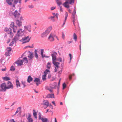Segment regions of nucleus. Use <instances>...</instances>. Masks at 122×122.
<instances>
[{
	"label": "nucleus",
	"mask_w": 122,
	"mask_h": 122,
	"mask_svg": "<svg viewBox=\"0 0 122 122\" xmlns=\"http://www.w3.org/2000/svg\"><path fill=\"white\" fill-rule=\"evenodd\" d=\"M52 28L50 26L45 31V32L43 33L41 35V37H46L51 30Z\"/></svg>",
	"instance_id": "nucleus-1"
},
{
	"label": "nucleus",
	"mask_w": 122,
	"mask_h": 122,
	"mask_svg": "<svg viewBox=\"0 0 122 122\" xmlns=\"http://www.w3.org/2000/svg\"><path fill=\"white\" fill-rule=\"evenodd\" d=\"M7 89L6 83H3L1 84L0 86V91H5Z\"/></svg>",
	"instance_id": "nucleus-2"
},
{
	"label": "nucleus",
	"mask_w": 122,
	"mask_h": 122,
	"mask_svg": "<svg viewBox=\"0 0 122 122\" xmlns=\"http://www.w3.org/2000/svg\"><path fill=\"white\" fill-rule=\"evenodd\" d=\"M30 39V38L28 36L23 38L20 41L22 42V43L24 44L29 42Z\"/></svg>",
	"instance_id": "nucleus-3"
},
{
	"label": "nucleus",
	"mask_w": 122,
	"mask_h": 122,
	"mask_svg": "<svg viewBox=\"0 0 122 122\" xmlns=\"http://www.w3.org/2000/svg\"><path fill=\"white\" fill-rule=\"evenodd\" d=\"M55 65V72H56L57 71V70L59 68V65L60 64L59 62H56L55 61L52 62Z\"/></svg>",
	"instance_id": "nucleus-4"
},
{
	"label": "nucleus",
	"mask_w": 122,
	"mask_h": 122,
	"mask_svg": "<svg viewBox=\"0 0 122 122\" xmlns=\"http://www.w3.org/2000/svg\"><path fill=\"white\" fill-rule=\"evenodd\" d=\"M56 35L54 33H51L48 38V39L51 41H52L54 40V37H55Z\"/></svg>",
	"instance_id": "nucleus-5"
},
{
	"label": "nucleus",
	"mask_w": 122,
	"mask_h": 122,
	"mask_svg": "<svg viewBox=\"0 0 122 122\" xmlns=\"http://www.w3.org/2000/svg\"><path fill=\"white\" fill-rule=\"evenodd\" d=\"M76 9L75 8L74 10L73 11L72 13V18L73 19V24L74 25V26H75V21L77 19V18H76V19H75V16L76 15Z\"/></svg>",
	"instance_id": "nucleus-6"
},
{
	"label": "nucleus",
	"mask_w": 122,
	"mask_h": 122,
	"mask_svg": "<svg viewBox=\"0 0 122 122\" xmlns=\"http://www.w3.org/2000/svg\"><path fill=\"white\" fill-rule=\"evenodd\" d=\"M7 85V89L10 88L12 89L13 88V85L10 81H8Z\"/></svg>",
	"instance_id": "nucleus-7"
},
{
	"label": "nucleus",
	"mask_w": 122,
	"mask_h": 122,
	"mask_svg": "<svg viewBox=\"0 0 122 122\" xmlns=\"http://www.w3.org/2000/svg\"><path fill=\"white\" fill-rule=\"evenodd\" d=\"M14 15L16 18H18L20 16V14L17 11L15 10L14 14Z\"/></svg>",
	"instance_id": "nucleus-8"
},
{
	"label": "nucleus",
	"mask_w": 122,
	"mask_h": 122,
	"mask_svg": "<svg viewBox=\"0 0 122 122\" xmlns=\"http://www.w3.org/2000/svg\"><path fill=\"white\" fill-rule=\"evenodd\" d=\"M29 53L28 56V57L29 58L28 59L29 60H31L33 57V54L30 52V51L29 52Z\"/></svg>",
	"instance_id": "nucleus-9"
},
{
	"label": "nucleus",
	"mask_w": 122,
	"mask_h": 122,
	"mask_svg": "<svg viewBox=\"0 0 122 122\" xmlns=\"http://www.w3.org/2000/svg\"><path fill=\"white\" fill-rule=\"evenodd\" d=\"M12 30L11 28H9L8 30H6V31L7 32L8 34H10V36L13 37V34L12 33Z\"/></svg>",
	"instance_id": "nucleus-10"
},
{
	"label": "nucleus",
	"mask_w": 122,
	"mask_h": 122,
	"mask_svg": "<svg viewBox=\"0 0 122 122\" xmlns=\"http://www.w3.org/2000/svg\"><path fill=\"white\" fill-rule=\"evenodd\" d=\"M34 82H36V84L37 86H38L39 84H40V79L38 78H36L35 79L34 81Z\"/></svg>",
	"instance_id": "nucleus-11"
},
{
	"label": "nucleus",
	"mask_w": 122,
	"mask_h": 122,
	"mask_svg": "<svg viewBox=\"0 0 122 122\" xmlns=\"http://www.w3.org/2000/svg\"><path fill=\"white\" fill-rule=\"evenodd\" d=\"M16 63L17 64L18 66H20L22 64V60H19L16 62Z\"/></svg>",
	"instance_id": "nucleus-12"
},
{
	"label": "nucleus",
	"mask_w": 122,
	"mask_h": 122,
	"mask_svg": "<svg viewBox=\"0 0 122 122\" xmlns=\"http://www.w3.org/2000/svg\"><path fill=\"white\" fill-rule=\"evenodd\" d=\"M23 31L22 29H20L18 30L17 34V35H19L20 36L22 35V34L23 33Z\"/></svg>",
	"instance_id": "nucleus-13"
},
{
	"label": "nucleus",
	"mask_w": 122,
	"mask_h": 122,
	"mask_svg": "<svg viewBox=\"0 0 122 122\" xmlns=\"http://www.w3.org/2000/svg\"><path fill=\"white\" fill-rule=\"evenodd\" d=\"M51 55L52 57L53 62L54 61H55V60H56V55L55 54H52Z\"/></svg>",
	"instance_id": "nucleus-14"
},
{
	"label": "nucleus",
	"mask_w": 122,
	"mask_h": 122,
	"mask_svg": "<svg viewBox=\"0 0 122 122\" xmlns=\"http://www.w3.org/2000/svg\"><path fill=\"white\" fill-rule=\"evenodd\" d=\"M31 115L30 114H28V116L27 118V119L28 120V122H32L33 120L31 118Z\"/></svg>",
	"instance_id": "nucleus-15"
},
{
	"label": "nucleus",
	"mask_w": 122,
	"mask_h": 122,
	"mask_svg": "<svg viewBox=\"0 0 122 122\" xmlns=\"http://www.w3.org/2000/svg\"><path fill=\"white\" fill-rule=\"evenodd\" d=\"M46 98H54L55 97L54 94H48L46 96Z\"/></svg>",
	"instance_id": "nucleus-16"
},
{
	"label": "nucleus",
	"mask_w": 122,
	"mask_h": 122,
	"mask_svg": "<svg viewBox=\"0 0 122 122\" xmlns=\"http://www.w3.org/2000/svg\"><path fill=\"white\" fill-rule=\"evenodd\" d=\"M16 84L17 87L18 88L20 87V84L19 81L17 79L16 81Z\"/></svg>",
	"instance_id": "nucleus-17"
},
{
	"label": "nucleus",
	"mask_w": 122,
	"mask_h": 122,
	"mask_svg": "<svg viewBox=\"0 0 122 122\" xmlns=\"http://www.w3.org/2000/svg\"><path fill=\"white\" fill-rule=\"evenodd\" d=\"M16 23L18 26H20L21 25L22 22L20 21L17 20H16Z\"/></svg>",
	"instance_id": "nucleus-18"
},
{
	"label": "nucleus",
	"mask_w": 122,
	"mask_h": 122,
	"mask_svg": "<svg viewBox=\"0 0 122 122\" xmlns=\"http://www.w3.org/2000/svg\"><path fill=\"white\" fill-rule=\"evenodd\" d=\"M19 36H20L17 35V34L16 36L14 38L13 40L15 41H17L19 39Z\"/></svg>",
	"instance_id": "nucleus-19"
},
{
	"label": "nucleus",
	"mask_w": 122,
	"mask_h": 122,
	"mask_svg": "<svg viewBox=\"0 0 122 122\" xmlns=\"http://www.w3.org/2000/svg\"><path fill=\"white\" fill-rule=\"evenodd\" d=\"M65 20H64V23H63L62 25V26H64V25H65V22L66 21V20L68 16V13L67 12H66L65 13Z\"/></svg>",
	"instance_id": "nucleus-20"
},
{
	"label": "nucleus",
	"mask_w": 122,
	"mask_h": 122,
	"mask_svg": "<svg viewBox=\"0 0 122 122\" xmlns=\"http://www.w3.org/2000/svg\"><path fill=\"white\" fill-rule=\"evenodd\" d=\"M32 78L30 76H29L27 79L28 82L29 83L30 81H32Z\"/></svg>",
	"instance_id": "nucleus-21"
},
{
	"label": "nucleus",
	"mask_w": 122,
	"mask_h": 122,
	"mask_svg": "<svg viewBox=\"0 0 122 122\" xmlns=\"http://www.w3.org/2000/svg\"><path fill=\"white\" fill-rule=\"evenodd\" d=\"M7 3L9 5H12L13 0H6Z\"/></svg>",
	"instance_id": "nucleus-22"
},
{
	"label": "nucleus",
	"mask_w": 122,
	"mask_h": 122,
	"mask_svg": "<svg viewBox=\"0 0 122 122\" xmlns=\"http://www.w3.org/2000/svg\"><path fill=\"white\" fill-rule=\"evenodd\" d=\"M13 0L14 1V4H16L18 2L21 3V0Z\"/></svg>",
	"instance_id": "nucleus-23"
},
{
	"label": "nucleus",
	"mask_w": 122,
	"mask_h": 122,
	"mask_svg": "<svg viewBox=\"0 0 122 122\" xmlns=\"http://www.w3.org/2000/svg\"><path fill=\"white\" fill-rule=\"evenodd\" d=\"M33 115L34 116V117L35 118H37V113L36 111V110L35 109H34L33 110Z\"/></svg>",
	"instance_id": "nucleus-24"
},
{
	"label": "nucleus",
	"mask_w": 122,
	"mask_h": 122,
	"mask_svg": "<svg viewBox=\"0 0 122 122\" xmlns=\"http://www.w3.org/2000/svg\"><path fill=\"white\" fill-rule=\"evenodd\" d=\"M23 62L25 63H27L28 62V60L27 57H25L23 58L22 60Z\"/></svg>",
	"instance_id": "nucleus-25"
},
{
	"label": "nucleus",
	"mask_w": 122,
	"mask_h": 122,
	"mask_svg": "<svg viewBox=\"0 0 122 122\" xmlns=\"http://www.w3.org/2000/svg\"><path fill=\"white\" fill-rule=\"evenodd\" d=\"M44 52V50L43 49H41V55L42 56V57L43 58L44 57L45 55H43V53Z\"/></svg>",
	"instance_id": "nucleus-26"
},
{
	"label": "nucleus",
	"mask_w": 122,
	"mask_h": 122,
	"mask_svg": "<svg viewBox=\"0 0 122 122\" xmlns=\"http://www.w3.org/2000/svg\"><path fill=\"white\" fill-rule=\"evenodd\" d=\"M37 50H35L34 52L35 56V57H36V58L37 59L38 58V55L37 53Z\"/></svg>",
	"instance_id": "nucleus-27"
},
{
	"label": "nucleus",
	"mask_w": 122,
	"mask_h": 122,
	"mask_svg": "<svg viewBox=\"0 0 122 122\" xmlns=\"http://www.w3.org/2000/svg\"><path fill=\"white\" fill-rule=\"evenodd\" d=\"M44 105L46 106V108L49 106V102L47 101H45L44 103Z\"/></svg>",
	"instance_id": "nucleus-28"
},
{
	"label": "nucleus",
	"mask_w": 122,
	"mask_h": 122,
	"mask_svg": "<svg viewBox=\"0 0 122 122\" xmlns=\"http://www.w3.org/2000/svg\"><path fill=\"white\" fill-rule=\"evenodd\" d=\"M73 39L75 41H76L77 39V36L75 33H74L73 35Z\"/></svg>",
	"instance_id": "nucleus-29"
},
{
	"label": "nucleus",
	"mask_w": 122,
	"mask_h": 122,
	"mask_svg": "<svg viewBox=\"0 0 122 122\" xmlns=\"http://www.w3.org/2000/svg\"><path fill=\"white\" fill-rule=\"evenodd\" d=\"M50 73V71L49 70L46 69L44 72V74L46 75L47 74H49Z\"/></svg>",
	"instance_id": "nucleus-30"
},
{
	"label": "nucleus",
	"mask_w": 122,
	"mask_h": 122,
	"mask_svg": "<svg viewBox=\"0 0 122 122\" xmlns=\"http://www.w3.org/2000/svg\"><path fill=\"white\" fill-rule=\"evenodd\" d=\"M41 120L43 122H47L48 119L46 118H43Z\"/></svg>",
	"instance_id": "nucleus-31"
},
{
	"label": "nucleus",
	"mask_w": 122,
	"mask_h": 122,
	"mask_svg": "<svg viewBox=\"0 0 122 122\" xmlns=\"http://www.w3.org/2000/svg\"><path fill=\"white\" fill-rule=\"evenodd\" d=\"M11 48L10 47H8L6 48V50L7 51V52H10L11 50Z\"/></svg>",
	"instance_id": "nucleus-32"
},
{
	"label": "nucleus",
	"mask_w": 122,
	"mask_h": 122,
	"mask_svg": "<svg viewBox=\"0 0 122 122\" xmlns=\"http://www.w3.org/2000/svg\"><path fill=\"white\" fill-rule=\"evenodd\" d=\"M13 31L14 33L16 32V31L17 30V27L15 26L13 28Z\"/></svg>",
	"instance_id": "nucleus-33"
},
{
	"label": "nucleus",
	"mask_w": 122,
	"mask_h": 122,
	"mask_svg": "<svg viewBox=\"0 0 122 122\" xmlns=\"http://www.w3.org/2000/svg\"><path fill=\"white\" fill-rule=\"evenodd\" d=\"M15 41H14L13 40H12V42L9 44V46H13L14 44Z\"/></svg>",
	"instance_id": "nucleus-34"
},
{
	"label": "nucleus",
	"mask_w": 122,
	"mask_h": 122,
	"mask_svg": "<svg viewBox=\"0 0 122 122\" xmlns=\"http://www.w3.org/2000/svg\"><path fill=\"white\" fill-rule=\"evenodd\" d=\"M51 67V64L50 62H48L47 64V68L49 69Z\"/></svg>",
	"instance_id": "nucleus-35"
},
{
	"label": "nucleus",
	"mask_w": 122,
	"mask_h": 122,
	"mask_svg": "<svg viewBox=\"0 0 122 122\" xmlns=\"http://www.w3.org/2000/svg\"><path fill=\"white\" fill-rule=\"evenodd\" d=\"M3 79L4 80H5L6 81H7L10 80V78L7 77H5L3 78Z\"/></svg>",
	"instance_id": "nucleus-36"
},
{
	"label": "nucleus",
	"mask_w": 122,
	"mask_h": 122,
	"mask_svg": "<svg viewBox=\"0 0 122 122\" xmlns=\"http://www.w3.org/2000/svg\"><path fill=\"white\" fill-rule=\"evenodd\" d=\"M22 84L23 85V88L25 87L26 86L25 84V82L24 81H21Z\"/></svg>",
	"instance_id": "nucleus-37"
},
{
	"label": "nucleus",
	"mask_w": 122,
	"mask_h": 122,
	"mask_svg": "<svg viewBox=\"0 0 122 122\" xmlns=\"http://www.w3.org/2000/svg\"><path fill=\"white\" fill-rule=\"evenodd\" d=\"M46 74H44L42 76V79L43 80H45L46 79Z\"/></svg>",
	"instance_id": "nucleus-38"
},
{
	"label": "nucleus",
	"mask_w": 122,
	"mask_h": 122,
	"mask_svg": "<svg viewBox=\"0 0 122 122\" xmlns=\"http://www.w3.org/2000/svg\"><path fill=\"white\" fill-rule=\"evenodd\" d=\"M15 70L14 67L13 66H12L10 68V70L11 71H14Z\"/></svg>",
	"instance_id": "nucleus-39"
},
{
	"label": "nucleus",
	"mask_w": 122,
	"mask_h": 122,
	"mask_svg": "<svg viewBox=\"0 0 122 122\" xmlns=\"http://www.w3.org/2000/svg\"><path fill=\"white\" fill-rule=\"evenodd\" d=\"M29 29H28V28L29 27V26L27 27L26 26H25V28L26 29L28 30L29 32H30L31 30L30 29V26H29Z\"/></svg>",
	"instance_id": "nucleus-40"
},
{
	"label": "nucleus",
	"mask_w": 122,
	"mask_h": 122,
	"mask_svg": "<svg viewBox=\"0 0 122 122\" xmlns=\"http://www.w3.org/2000/svg\"><path fill=\"white\" fill-rule=\"evenodd\" d=\"M21 110V108L20 107H19L18 108L17 110V111L15 112V113L16 114L17 113L19 112Z\"/></svg>",
	"instance_id": "nucleus-41"
},
{
	"label": "nucleus",
	"mask_w": 122,
	"mask_h": 122,
	"mask_svg": "<svg viewBox=\"0 0 122 122\" xmlns=\"http://www.w3.org/2000/svg\"><path fill=\"white\" fill-rule=\"evenodd\" d=\"M66 85L65 83H64L63 84V89H64L66 87Z\"/></svg>",
	"instance_id": "nucleus-42"
},
{
	"label": "nucleus",
	"mask_w": 122,
	"mask_h": 122,
	"mask_svg": "<svg viewBox=\"0 0 122 122\" xmlns=\"http://www.w3.org/2000/svg\"><path fill=\"white\" fill-rule=\"evenodd\" d=\"M10 52H5V55L6 56H9Z\"/></svg>",
	"instance_id": "nucleus-43"
},
{
	"label": "nucleus",
	"mask_w": 122,
	"mask_h": 122,
	"mask_svg": "<svg viewBox=\"0 0 122 122\" xmlns=\"http://www.w3.org/2000/svg\"><path fill=\"white\" fill-rule=\"evenodd\" d=\"M75 75L73 73V74L72 75H70L69 76V79L70 80H71L72 78V76H74Z\"/></svg>",
	"instance_id": "nucleus-44"
},
{
	"label": "nucleus",
	"mask_w": 122,
	"mask_h": 122,
	"mask_svg": "<svg viewBox=\"0 0 122 122\" xmlns=\"http://www.w3.org/2000/svg\"><path fill=\"white\" fill-rule=\"evenodd\" d=\"M62 38L63 39H65V36L64 34V33L62 32Z\"/></svg>",
	"instance_id": "nucleus-45"
},
{
	"label": "nucleus",
	"mask_w": 122,
	"mask_h": 122,
	"mask_svg": "<svg viewBox=\"0 0 122 122\" xmlns=\"http://www.w3.org/2000/svg\"><path fill=\"white\" fill-rule=\"evenodd\" d=\"M10 26L12 27H13L14 26V23L13 22H12L10 24Z\"/></svg>",
	"instance_id": "nucleus-46"
},
{
	"label": "nucleus",
	"mask_w": 122,
	"mask_h": 122,
	"mask_svg": "<svg viewBox=\"0 0 122 122\" xmlns=\"http://www.w3.org/2000/svg\"><path fill=\"white\" fill-rule=\"evenodd\" d=\"M58 5H60L61 4V2L60 1H59V0H58V1H57V2H56Z\"/></svg>",
	"instance_id": "nucleus-47"
},
{
	"label": "nucleus",
	"mask_w": 122,
	"mask_h": 122,
	"mask_svg": "<svg viewBox=\"0 0 122 122\" xmlns=\"http://www.w3.org/2000/svg\"><path fill=\"white\" fill-rule=\"evenodd\" d=\"M57 60L58 61H60V62H61L62 61V59L61 57H59L58 58Z\"/></svg>",
	"instance_id": "nucleus-48"
},
{
	"label": "nucleus",
	"mask_w": 122,
	"mask_h": 122,
	"mask_svg": "<svg viewBox=\"0 0 122 122\" xmlns=\"http://www.w3.org/2000/svg\"><path fill=\"white\" fill-rule=\"evenodd\" d=\"M39 119H40L41 120L42 119H43V118L41 117V114H40L39 115Z\"/></svg>",
	"instance_id": "nucleus-49"
},
{
	"label": "nucleus",
	"mask_w": 122,
	"mask_h": 122,
	"mask_svg": "<svg viewBox=\"0 0 122 122\" xmlns=\"http://www.w3.org/2000/svg\"><path fill=\"white\" fill-rule=\"evenodd\" d=\"M15 6L14 5H12V10H15Z\"/></svg>",
	"instance_id": "nucleus-50"
},
{
	"label": "nucleus",
	"mask_w": 122,
	"mask_h": 122,
	"mask_svg": "<svg viewBox=\"0 0 122 122\" xmlns=\"http://www.w3.org/2000/svg\"><path fill=\"white\" fill-rule=\"evenodd\" d=\"M9 14L10 15H14V13H13L12 11H10L9 12Z\"/></svg>",
	"instance_id": "nucleus-51"
},
{
	"label": "nucleus",
	"mask_w": 122,
	"mask_h": 122,
	"mask_svg": "<svg viewBox=\"0 0 122 122\" xmlns=\"http://www.w3.org/2000/svg\"><path fill=\"white\" fill-rule=\"evenodd\" d=\"M28 6L29 8H33L34 7L32 5H29Z\"/></svg>",
	"instance_id": "nucleus-52"
},
{
	"label": "nucleus",
	"mask_w": 122,
	"mask_h": 122,
	"mask_svg": "<svg viewBox=\"0 0 122 122\" xmlns=\"http://www.w3.org/2000/svg\"><path fill=\"white\" fill-rule=\"evenodd\" d=\"M69 56L70 57V60H71L72 58H71L72 55H71V54L70 53H69Z\"/></svg>",
	"instance_id": "nucleus-53"
},
{
	"label": "nucleus",
	"mask_w": 122,
	"mask_h": 122,
	"mask_svg": "<svg viewBox=\"0 0 122 122\" xmlns=\"http://www.w3.org/2000/svg\"><path fill=\"white\" fill-rule=\"evenodd\" d=\"M10 122H15L14 119H12L10 121Z\"/></svg>",
	"instance_id": "nucleus-54"
},
{
	"label": "nucleus",
	"mask_w": 122,
	"mask_h": 122,
	"mask_svg": "<svg viewBox=\"0 0 122 122\" xmlns=\"http://www.w3.org/2000/svg\"><path fill=\"white\" fill-rule=\"evenodd\" d=\"M55 9V7H51V10H53Z\"/></svg>",
	"instance_id": "nucleus-55"
},
{
	"label": "nucleus",
	"mask_w": 122,
	"mask_h": 122,
	"mask_svg": "<svg viewBox=\"0 0 122 122\" xmlns=\"http://www.w3.org/2000/svg\"><path fill=\"white\" fill-rule=\"evenodd\" d=\"M6 69L5 67L4 69H1V70L3 71H6Z\"/></svg>",
	"instance_id": "nucleus-56"
},
{
	"label": "nucleus",
	"mask_w": 122,
	"mask_h": 122,
	"mask_svg": "<svg viewBox=\"0 0 122 122\" xmlns=\"http://www.w3.org/2000/svg\"><path fill=\"white\" fill-rule=\"evenodd\" d=\"M49 107L51 108L52 109H53V106H52L51 105V104H50L49 105Z\"/></svg>",
	"instance_id": "nucleus-57"
},
{
	"label": "nucleus",
	"mask_w": 122,
	"mask_h": 122,
	"mask_svg": "<svg viewBox=\"0 0 122 122\" xmlns=\"http://www.w3.org/2000/svg\"><path fill=\"white\" fill-rule=\"evenodd\" d=\"M60 10L61 11H63V10H62V7H61V6L60 7Z\"/></svg>",
	"instance_id": "nucleus-58"
},
{
	"label": "nucleus",
	"mask_w": 122,
	"mask_h": 122,
	"mask_svg": "<svg viewBox=\"0 0 122 122\" xmlns=\"http://www.w3.org/2000/svg\"><path fill=\"white\" fill-rule=\"evenodd\" d=\"M48 90H49L50 92H52V90L51 89H48Z\"/></svg>",
	"instance_id": "nucleus-59"
},
{
	"label": "nucleus",
	"mask_w": 122,
	"mask_h": 122,
	"mask_svg": "<svg viewBox=\"0 0 122 122\" xmlns=\"http://www.w3.org/2000/svg\"><path fill=\"white\" fill-rule=\"evenodd\" d=\"M52 103L55 106H56V105L55 103V102L54 101H53L52 102Z\"/></svg>",
	"instance_id": "nucleus-60"
},
{
	"label": "nucleus",
	"mask_w": 122,
	"mask_h": 122,
	"mask_svg": "<svg viewBox=\"0 0 122 122\" xmlns=\"http://www.w3.org/2000/svg\"><path fill=\"white\" fill-rule=\"evenodd\" d=\"M10 39H9L8 41H7V43H9V42H10Z\"/></svg>",
	"instance_id": "nucleus-61"
},
{
	"label": "nucleus",
	"mask_w": 122,
	"mask_h": 122,
	"mask_svg": "<svg viewBox=\"0 0 122 122\" xmlns=\"http://www.w3.org/2000/svg\"><path fill=\"white\" fill-rule=\"evenodd\" d=\"M68 12L70 13H71V10H70V9H68Z\"/></svg>",
	"instance_id": "nucleus-62"
},
{
	"label": "nucleus",
	"mask_w": 122,
	"mask_h": 122,
	"mask_svg": "<svg viewBox=\"0 0 122 122\" xmlns=\"http://www.w3.org/2000/svg\"><path fill=\"white\" fill-rule=\"evenodd\" d=\"M50 17L51 18V19H54V18L55 16H51V17Z\"/></svg>",
	"instance_id": "nucleus-63"
},
{
	"label": "nucleus",
	"mask_w": 122,
	"mask_h": 122,
	"mask_svg": "<svg viewBox=\"0 0 122 122\" xmlns=\"http://www.w3.org/2000/svg\"><path fill=\"white\" fill-rule=\"evenodd\" d=\"M51 77V76L50 75H49L48 76V77L49 78H50Z\"/></svg>",
	"instance_id": "nucleus-64"
}]
</instances>
